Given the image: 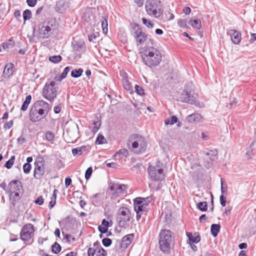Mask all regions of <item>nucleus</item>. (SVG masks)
Instances as JSON below:
<instances>
[{
    "mask_svg": "<svg viewBox=\"0 0 256 256\" xmlns=\"http://www.w3.org/2000/svg\"><path fill=\"white\" fill-rule=\"evenodd\" d=\"M86 46L83 42H76L73 46L74 51L76 56L74 59H78L80 58L81 54L84 53L86 50Z\"/></svg>",
    "mask_w": 256,
    "mask_h": 256,
    "instance_id": "obj_17",
    "label": "nucleus"
},
{
    "mask_svg": "<svg viewBox=\"0 0 256 256\" xmlns=\"http://www.w3.org/2000/svg\"><path fill=\"white\" fill-rule=\"evenodd\" d=\"M37 0H26V2L28 6L34 7L36 5Z\"/></svg>",
    "mask_w": 256,
    "mask_h": 256,
    "instance_id": "obj_57",
    "label": "nucleus"
},
{
    "mask_svg": "<svg viewBox=\"0 0 256 256\" xmlns=\"http://www.w3.org/2000/svg\"><path fill=\"white\" fill-rule=\"evenodd\" d=\"M127 186L125 184H120L116 183L110 182V188L112 191V198H116L122 194L126 193Z\"/></svg>",
    "mask_w": 256,
    "mask_h": 256,
    "instance_id": "obj_13",
    "label": "nucleus"
},
{
    "mask_svg": "<svg viewBox=\"0 0 256 256\" xmlns=\"http://www.w3.org/2000/svg\"><path fill=\"white\" fill-rule=\"evenodd\" d=\"M230 34L234 44H238L240 42L241 34L240 32L234 30H231L230 31Z\"/></svg>",
    "mask_w": 256,
    "mask_h": 256,
    "instance_id": "obj_19",
    "label": "nucleus"
},
{
    "mask_svg": "<svg viewBox=\"0 0 256 256\" xmlns=\"http://www.w3.org/2000/svg\"><path fill=\"white\" fill-rule=\"evenodd\" d=\"M135 90H136V92L140 95V96H142L143 94H144V90L143 89V88L138 85H136V86H135Z\"/></svg>",
    "mask_w": 256,
    "mask_h": 256,
    "instance_id": "obj_49",
    "label": "nucleus"
},
{
    "mask_svg": "<svg viewBox=\"0 0 256 256\" xmlns=\"http://www.w3.org/2000/svg\"><path fill=\"white\" fill-rule=\"evenodd\" d=\"M183 12L186 14H189L191 12V10L189 7H185L183 10Z\"/></svg>",
    "mask_w": 256,
    "mask_h": 256,
    "instance_id": "obj_62",
    "label": "nucleus"
},
{
    "mask_svg": "<svg viewBox=\"0 0 256 256\" xmlns=\"http://www.w3.org/2000/svg\"><path fill=\"white\" fill-rule=\"evenodd\" d=\"M100 244L99 242H96L94 244V246L96 248L98 249L96 252V256H106V251L102 247L99 248Z\"/></svg>",
    "mask_w": 256,
    "mask_h": 256,
    "instance_id": "obj_25",
    "label": "nucleus"
},
{
    "mask_svg": "<svg viewBox=\"0 0 256 256\" xmlns=\"http://www.w3.org/2000/svg\"><path fill=\"white\" fill-rule=\"evenodd\" d=\"M45 167L42 162H35V168L34 170V177L36 179L41 178L44 174Z\"/></svg>",
    "mask_w": 256,
    "mask_h": 256,
    "instance_id": "obj_16",
    "label": "nucleus"
},
{
    "mask_svg": "<svg viewBox=\"0 0 256 256\" xmlns=\"http://www.w3.org/2000/svg\"><path fill=\"white\" fill-rule=\"evenodd\" d=\"M178 24L180 26L184 28L186 26L187 20L185 19H180L178 20Z\"/></svg>",
    "mask_w": 256,
    "mask_h": 256,
    "instance_id": "obj_54",
    "label": "nucleus"
},
{
    "mask_svg": "<svg viewBox=\"0 0 256 256\" xmlns=\"http://www.w3.org/2000/svg\"><path fill=\"white\" fill-rule=\"evenodd\" d=\"M98 249L96 248H90L88 250V256H94V254L97 252Z\"/></svg>",
    "mask_w": 256,
    "mask_h": 256,
    "instance_id": "obj_52",
    "label": "nucleus"
},
{
    "mask_svg": "<svg viewBox=\"0 0 256 256\" xmlns=\"http://www.w3.org/2000/svg\"><path fill=\"white\" fill-rule=\"evenodd\" d=\"M173 238L172 233L168 230H162L160 234L159 247L164 253H168Z\"/></svg>",
    "mask_w": 256,
    "mask_h": 256,
    "instance_id": "obj_6",
    "label": "nucleus"
},
{
    "mask_svg": "<svg viewBox=\"0 0 256 256\" xmlns=\"http://www.w3.org/2000/svg\"><path fill=\"white\" fill-rule=\"evenodd\" d=\"M140 54L142 62L150 68L156 67L162 61L160 52L153 46L144 47L142 49Z\"/></svg>",
    "mask_w": 256,
    "mask_h": 256,
    "instance_id": "obj_1",
    "label": "nucleus"
},
{
    "mask_svg": "<svg viewBox=\"0 0 256 256\" xmlns=\"http://www.w3.org/2000/svg\"><path fill=\"white\" fill-rule=\"evenodd\" d=\"M83 72L82 68L76 69L72 71L71 76L72 77L74 78H78L81 76Z\"/></svg>",
    "mask_w": 256,
    "mask_h": 256,
    "instance_id": "obj_34",
    "label": "nucleus"
},
{
    "mask_svg": "<svg viewBox=\"0 0 256 256\" xmlns=\"http://www.w3.org/2000/svg\"><path fill=\"white\" fill-rule=\"evenodd\" d=\"M72 183V180L70 177H67L65 179V186L68 188Z\"/></svg>",
    "mask_w": 256,
    "mask_h": 256,
    "instance_id": "obj_59",
    "label": "nucleus"
},
{
    "mask_svg": "<svg viewBox=\"0 0 256 256\" xmlns=\"http://www.w3.org/2000/svg\"><path fill=\"white\" fill-rule=\"evenodd\" d=\"M92 172V167H89L86 170L85 173V178L86 180H88Z\"/></svg>",
    "mask_w": 256,
    "mask_h": 256,
    "instance_id": "obj_53",
    "label": "nucleus"
},
{
    "mask_svg": "<svg viewBox=\"0 0 256 256\" xmlns=\"http://www.w3.org/2000/svg\"><path fill=\"white\" fill-rule=\"evenodd\" d=\"M196 208L202 212H206L208 210V205L206 202H202L196 204Z\"/></svg>",
    "mask_w": 256,
    "mask_h": 256,
    "instance_id": "obj_32",
    "label": "nucleus"
},
{
    "mask_svg": "<svg viewBox=\"0 0 256 256\" xmlns=\"http://www.w3.org/2000/svg\"><path fill=\"white\" fill-rule=\"evenodd\" d=\"M14 64L12 63L7 64L4 70L3 74L5 78H9L13 74Z\"/></svg>",
    "mask_w": 256,
    "mask_h": 256,
    "instance_id": "obj_22",
    "label": "nucleus"
},
{
    "mask_svg": "<svg viewBox=\"0 0 256 256\" xmlns=\"http://www.w3.org/2000/svg\"><path fill=\"white\" fill-rule=\"evenodd\" d=\"M203 154L205 155L204 158L206 160L210 159V160H213L217 154V152L216 150H210L209 152H204Z\"/></svg>",
    "mask_w": 256,
    "mask_h": 256,
    "instance_id": "obj_26",
    "label": "nucleus"
},
{
    "mask_svg": "<svg viewBox=\"0 0 256 256\" xmlns=\"http://www.w3.org/2000/svg\"><path fill=\"white\" fill-rule=\"evenodd\" d=\"M102 243L104 246L108 247L111 245L112 241L110 238H104L102 240Z\"/></svg>",
    "mask_w": 256,
    "mask_h": 256,
    "instance_id": "obj_50",
    "label": "nucleus"
},
{
    "mask_svg": "<svg viewBox=\"0 0 256 256\" xmlns=\"http://www.w3.org/2000/svg\"><path fill=\"white\" fill-rule=\"evenodd\" d=\"M186 235L188 238L190 242L198 243L200 240V237L196 233H194V235L191 233L187 232Z\"/></svg>",
    "mask_w": 256,
    "mask_h": 256,
    "instance_id": "obj_24",
    "label": "nucleus"
},
{
    "mask_svg": "<svg viewBox=\"0 0 256 256\" xmlns=\"http://www.w3.org/2000/svg\"><path fill=\"white\" fill-rule=\"evenodd\" d=\"M134 210L136 211V220H138L141 218L142 214L144 213V212L142 211H138V210Z\"/></svg>",
    "mask_w": 256,
    "mask_h": 256,
    "instance_id": "obj_61",
    "label": "nucleus"
},
{
    "mask_svg": "<svg viewBox=\"0 0 256 256\" xmlns=\"http://www.w3.org/2000/svg\"><path fill=\"white\" fill-rule=\"evenodd\" d=\"M130 142H132V148L137 154L144 152L146 147V142L145 138L137 134H134L130 136Z\"/></svg>",
    "mask_w": 256,
    "mask_h": 256,
    "instance_id": "obj_9",
    "label": "nucleus"
},
{
    "mask_svg": "<svg viewBox=\"0 0 256 256\" xmlns=\"http://www.w3.org/2000/svg\"><path fill=\"white\" fill-rule=\"evenodd\" d=\"M203 119L202 116L199 114H190L186 118V120L189 122H202L203 121Z\"/></svg>",
    "mask_w": 256,
    "mask_h": 256,
    "instance_id": "obj_20",
    "label": "nucleus"
},
{
    "mask_svg": "<svg viewBox=\"0 0 256 256\" xmlns=\"http://www.w3.org/2000/svg\"><path fill=\"white\" fill-rule=\"evenodd\" d=\"M14 45V42L12 39H10L8 42H4L2 46L4 50L12 48Z\"/></svg>",
    "mask_w": 256,
    "mask_h": 256,
    "instance_id": "obj_39",
    "label": "nucleus"
},
{
    "mask_svg": "<svg viewBox=\"0 0 256 256\" xmlns=\"http://www.w3.org/2000/svg\"><path fill=\"white\" fill-rule=\"evenodd\" d=\"M132 218L130 210L128 208L121 207L118 209L116 220L120 227L125 228L128 226Z\"/></svg>",
    "mask_w": 256,
    "mask_h": 256,
    "instance_id": "obj_8",
    "label": "nucleus"
},
{
    "mask_svg": "<svg viewBox=\"0 0 256 256\" xmlns=\"http://www.w3.org/2000/svg\"><path fill=\"white\" fill-rule=\"evenodd\" d=\"M32 100V96L30 95H28L26 96L24 101V102L22 106L20 108V110L22 111H26L27 110L28 106L30 104Z\"/></svg>",
    "mask_w": 256,
    "mask_h": 256,
    "instance_id": "obj_28",
    "label": "nucleus"
},
{
    "mask_svg": "<svg viewBox=\"0 0 256 256\" xmlns=\"http://www.w3.org/2000/svg\"><path fill=\"white\" fill-rule=\"evenodd\" d=\"M32 16V12L29 10H25L23 12V18L25 21L30 20Z\"/></svg>",
    "mask_w": 256,
    "mask_h": 256,
    "instance_id": "obj_43",
    "label": "nucleus"
},
{
    "mask_svg": "<svg viewBox=\"0 0 256 256\" xmlns=\"http://www.w3.org/2000/svg\"><path fill=\"white\" fill-rule=\"evenodd\" d=\"M152 199L151 197L136 198L134 200V209L146 212L148 210L149 203Z\"/></svg>",
    "mask_w": 256,
    "mask_h": 256,
    "instance_id": "obj_11",
    "label": "nucleus"
},
{
    "mask_svg": "<svg viewBox=\"0 0 256 256\" xmlns=\"http://www.w3.org/2000/svg\"><path fill=\"white\" fill-rule=\"evenodd\" d=\"M191 26L192 27H195L198 30L200 29L202 27L201 22L200 20L196 19L193 20H190Z\"/></svg>",
    "mask_w": 256,
    "mask_h": 256,
    "instance_id": "obj_38",
    "label": "nucleus"
},
{
    "mask_svg": "<svg viewBox=\"0 0 256 256\" xmlns=\"http://www.w3.org/2000/svg\"><path fill=\"white\" fill-rule=\"evenodd\" d=\"M220 228V226L218 224H212L211 226L210 232L212 234L216 237L218 236Z\"/></svg>",
    "mask_w": 256,
    "mask_h": 256,
    "instance_id": "obj_27",
    "label": "nucleus"
},
{
    "mask_svg": "<svg viewBox=\"0 0 256 256\" xmlns=\"http://www.w3.org/2000/svg\"><path fill=\"white\" fill-rule=\"evenodd\" d=\"M232 210V207L230 206H228L224 212L223 213V216H227L230 214Z\"/></svg>",
    "mask_w": 256,
    "mask_h": 256,
    "instance_id": "obj_60",
    "label": "nucleus"
},
{
    "mask_svg": "<svg viewBox=\"0 0 256 256\" xmlns=\"http://www.w3.org/2000/svg\"><path fill=\"white\" fill-rule=\"evenodd\" d=\"M109 222L106 220L105 219H104L102 220V224L99 226L98 227V229L100 232L102 234H105L108 232Z\"/></svg>",
    "mask_w": 256,
    "mask_h": 256,
    "instance_id": "obj_23",
    "label": "nucleus"
},
{
    "mask_svg": "<svg viewBox=\"0 0 256 256\" xmlns=\"http://www.w3.org/2000/svg\"><path fill=\"white\" fill-rule=\"evenodd\" d=\"M15 160V156H12L4 164V166L8 169L10 168L14 164Z\"/></svg>",
    "mask_w": 256,
    "mask_h": 256,
    "instance_id": "obj_37",
    "label": "nucleus"
},
{
    "mask_svg": "<svg viewBox=\"0 0 256 256\" xmlns=\"http://www.w3.org/2000/svg\"><path fill=\"white\" fill-rule=\"evenodd\" d=\"M142 23L148 28H152L154 26V24L150 20H147L144 18H142Z\"/></svg>",
    "mask_w": 256,
    "mask_h": 256,
    "instance_id": "obj_42",
    "label": "nucleus"
},
{
    "mask_svg": "<svg viewBox=\"0 0 256 256\" xmlns=\"http://www.w3.org/2000/svg\"><path fill=\"white\" fill-rule=\"evenodd\" d=\"M31 168H32V166H31V164H30L26 163L23 166V170H24V172L25 174H28L30 172Z\"/></svg>",
    "mask_w": 256,
    "mask_h": 256,
    "instance_id": "obj_46",
    "label": "nucleus"
},
{
    "mask_svg": "<svg viewBox=\"0 0 256 256\" xmlns=\"http://www.w3.org/2000/svg\"><path fill=\"white\" fill-rule=\"evenodd\" d=\"M122 83H123L124 86L126 90H130V89L131 84L130 83L128 79H126L125 78V79L123 80Z\"/></svg>",
    "mask_w": 256,
    "mask_h": 256,
    "instance_id": "obj_48",
    "label": "nucleus"
},
{
    "mask_svg": "<svg viewBox=\"0 0 256 256\" xmlns=\"http://www.w3.org/2000/svg\"><path fill=\"white\" fill-rule=\"evenodd\" d=\"M253 143H252L248 149L246 151V155L247 156L248 158H251L253 156H254V154H253V152H252V146L253 145Z\"/></svg>",
    "mask_w": 256,
    "mask_h": 256,
    "instance_id": "obj_47",
    "label": "nucleus"
},
{
    "mask_svg": "<svg viewBox=\"0 0 256 256\" xmlns=\"http://www.w3.org/2000/svg\"><path fill=\"white\" fill-rule=\"evenodd\" d=\"M148 172L150 178L154 181H162L164 179V170L158 166H149Z\"/></svg>",
    "mask_w": 256,
    "mask_h": 256,
    "instance_id": "obj_12",
    "label": "nucleus"
},
{
    "mask_svg": "<svg viewBox=\"0 0 256 256\" xmlns=\"http://www.w3.org/2000/svg\"><path fill=\"white\" fill-rule=\"evenodd\" d=\"M251 38L250 39V42H253L254 41L256 40V34L251 33Z\"/></svg>",
    "mask_w": 256,
    "mask_h": 256,
    "instance_id": "obj_64",
    "label": "nucleus"
},
{
    "mask_svg": "<svg viewBox=\"0 0 256 256\" xmlns=\"http://www.w3.org/2000/svg\"><path fill=\"white\" fill-rule=\"evenodd\" d=\"M148 14L155 18H159L163 14V6L160 0H148L146 4Z\"/></svg>",
    "mask_w": 256,
    "mask_h": 256,
    "instance_id": "obj_5",
    "label": "nucleus"
},
{
    "mask_svg": "<svg viewBox=\"0 0 256 256\" xmlns=\"http://www.w3.org/2000/svg\"><path fill=\"white\" fill-rule=\"evenodd\" d=\"M22 190V182L18 180H13L8 184L7 192L9 194L10 199L14 202L21 198Z\"/></svg>",
    "mask_w": 256,
    "mask_h": 256,
    "instance_id": "obj_4",
    "label": "nucleus"
},
{
    "mask_svg": "<svg viewBox=\"0 0 256 256\" xmlns=\"http://www.w3.org/2000/svg\"><path fill=\"white\" fill-rule=\"evenodd\" d=\"M106 141L104 137L102 135H99L96 140V143L98 144H104Z\"/></svg>",
    "mask_w": 256,
    "mask_h": 256,
    "instance_id": "obj_45",
    "label": "nucleus"
},
{
    "mask_svg": "<svg viewBox=\"0 0 256 256\" xmlns=\"http://www.w3.org/2000/svg\"><path fill=\"white\" fill-rule=\"evenodd\" d=\"M102 198V194L100 193H98L94 194L92 198V202L94 204H98Z\"/></svg>",
    "mask_w": 256,
    "mask_h": 256,
    "instance_id": "obj_36",
    "label": "nucleus"
},
{
    "mask_svg": "<svg viewBox=\"0 0 256 256\" xmlns=\"http://www.w3.org/2000/svg\"><path fill=\"white\" fill-rule=\"evenodd\" d=\"M194 86L192 82H186L177 100L190 104H194L198 96V94L194 92Z\"/></svg>",
    "mask_w": 256,
    "mask_h": 256,
    "instance_id": "obj_3",
    "label": "nucleus"
},
{
    "mask_svg": "<svg viewBox=\"0 0 256 256\" xmlns=\"http://www.w3.org/2000/svg\"><path fill=\"white\" fill-rule=\"evenodd\" d=\"M50 108L48 102L44 100L36 101L31 108L30 118L32 122H38L47 116Z\"/></svg>",
    "mask_w": 256,
    "mask_h": 256,
    "instance_id": "obj_2",
    "label": "nucleus"
},
{
    "mask_svg": "<svg viewBox=\"0 0 256 256\" xmlns=\"http://www.w3.org/2000/svg\"><path fill=\"white\" fill-rule=\"evenodd\" d=\"M68 7L66 0H59L56 4V10L60 12H63Z\"/></svg>",
    "mask_w": 256,
    "mask_h": 256,
    "instance_id": "obj_21",
    "label": "nucleus"
},
{
    "mask_svg": "<svg viewBox=\"0 0 256 256\" xmlns=\"http://www.w3.org/2000/svg\"><path fill=\"white\" fill-rule=\"evenodd\" d=\"M46 140L50 142L51 143H53L54 138V134L52 132L48 131L46 133Z\"/></svg>",
    "mask_w": 256,
    "mask_h": 256,
    "instance_id": "obj_40",
    "label": "nucleus"
},
{
    "mask_svg": "<svg viewBox=\"0 0 256 256\" xmlns=\"http://www.w3.org/2000/svg\"><path fill=\"white\" fill-rule=\"evenodd\" d=\"M130 34L134 38L137 46L144 43L148 40V34L144 32L142 28L137 24H134L132 28Z\"/></svg>",
    "mask_w": 256,
    "mask_h": 256,
    "instance_id": "obj_10",
    "label": "nucleus"
},
{
    "mask_svg": "<svg viewBox=\"0 0 256 256\" xmlns=\"http://www.w3.org/2000/svg\"><path fill=\"white\" fill-rule=\"evenodd\" d=\"M34 226L32 224H25L22 227L20 234L21 240L25 242L30 241L34 236Z\"/></svg>",
    "mask_w": 256,
    "mask_h": 256,
    "instance_id": "obj_14",
    "label": "nucleus"
},
{
    "mask_svg": "<svg viewBox=\"0 0 256 256\" xmlns=\"http://www.w3.org/2000/svg\"><path fill=\"white\" fill-rule=\"evenodd\" d=\"M178 121V118L176 116H172L168 118L166 120L164 121V124L166 125L168 124H174L176 122Z\"/></svg>",
    "mask_w": 256,
    "mask_h": 256,
    "instance_id": "obj_33",
    "label": "nucleus"
},
{
    "mask_svg": "<svg viewBox=\"0 0 256 256\" xmlns=\"http://www.w3.org/2000/svg\"><path fill=\"white\" fill-rule=\"evenodd\" d=\"M108 21L106 18H104V20L102 21V30L104 32H108Z\"/></svg>",
    "mask_w": 256,
    "mask_h": 256,
    "instance_id": "obj_51",
    "label": "nucleus"
},
{
    "mask_svg": "<svg viewBox=\"0 0 256 256\" xmlns=\"http://www.w3.org/2000/svg\"><path fill=\"white\" fill-rule=\"evenodd\" d=\"M74 221V219L72 217L68 216L66 218L64 222L66 224H71Z\"/></svg>",
    "mask_w": 256,
    "mask_h": 256,
    "instance_id": "obj_63",
    "label": "nucleus"
},
{
    "mask_svg": "<svg viewBox=\"0 0 256 256\" xmlns=\"http://www.w3.org/2000/svg\"><path fill=\"white\" fill-rule=\"evenodd\" d=\"M60 250L61 246L57 242H55L54 244L52 246V251L55 254H58L59 253Z\"/></svg>",
    "mask_w": 256,
    "mask_h": 256,
    "instance_id": "obj_35",
    "label": "nucleus"
},
{
    "mask_svg": "<svg viewBox=\"0 0 256 256\" xmlns=\"http://www.w3.org/2000/svg\"><path fill=\"white\" fill-rule=\"evenodd\" d=\"M48 60L50 62L54 64H56L61 61L62 57L60 55L54 56H50Z\"/></svg>",
    "mask_w": 256,
    "mask_h": 256,
    "instance_id": "obj_41",
    "label": "nucleus"
},
{
    "mask_svg": "<svg viewBox=\"0 0 256 256\" xmlns=\"http://www.w3.org/2000/svg\"><path fill=\"white\" fill-rule=\"evenodd\" d=\"M86 146H83L80 147H78L72 150V154L74 156L76 155H81L82 152L86 151Z\"/></svg>",
    "mask_w": 256,
    "mask_h": 256,
    "instance_id": "obj_29",
    "label": "nucleus"
},
{
    "mask_svg": "<svg viewBox=\"0 0 256 256\" xmlns=\"http://www.w3.org/2000/svg\"><path fill=\"white\" fill-rule=\"evenodd\" d=\"M44 199L42 196H40L38 198L35 200V202L36 204L38 205H42L44 204Z\"/></svg>",
    "mask_w": 256,
    "mask_h": 256,
    "instance_id": "obj_58",
    "label": "nucleus"
},
{
    "mask_svg": "<svg viewBox=\"0 0 256 256\" xmlns=\"http://www.w3.org/2000/svg\"><path fill=\"white\" fill-rule=\"evenodd\" d=\"M94 128L92 129V132L96 133L98 132L101 126V122L100 120H97L93 123Z\"/></svg>",
    "mask_w": 256,
    "mask_h": 256,
    "instance_id": "obj_44",
    "label": "nucleus"
},
{
    "mask_svg": "<svg viewBox=\"0 0 256 256\" xmlns=\"http://www.w3.org/2000/svg\"><path fill=\"white\" fill-rule=\"evenodd\" d=\"M99 34L98 32L89 35L88 38L89 41L94 42V40H96Z\"/></svg>",
    "mask_w": 256,
    "mask_h": 256,
    "instance_id": "obj_55",
    "label": "nucleus"
},
{
    "mask_svg": "<svg viewBox=\"0 0 256 256\" xmlns=\"http://www.w3.org/2000/svg\"><path fill=\"white\" fill-rule=\"evenodd\" d=\"M58 88L55 82H47L42 90V96L50 102H53L56 97Z\"/></svg>",
    "mask_w": 256,
    "mask_h": 256,
    "instance_id": "obj_7",
    "label": "nucleus"
},
{
    "mask_svg": "<svg viewBox=\"0 0 256 256\" xmlns=\"http://www.w3.org/2000/svg\"><path fill=\"white\" fill-rule=\"evenodd\" d=\"M134 238V234H128L123 237L120 243V248H126L132 243Z\"/></svg>",
    "mask_w": 256,
    "mask_h": 256,
    "instance_id": "obj_18",
    "label": "nucleus"
},
{
    "mask_svg": "<svg viewBox=\"0 0 256 256\" xmlns=\"http://www.w3.org/2000/svg\"><path fill=\"white\" fill-rule=\"evenodd\" d=\"M220 203L222 206H225L226 204V198L224 196V194H221L220 197Z\"/></svg>",
    "mask_w": 256,
    "mask_h": 256,
    "instance_id": "obj_56",
    "label": "nucleus"
},
{
    "mask_svg": "<svg viewBox=\"0 0 256 256\" xmlns=\"http://www.w3.org/2000/svg\"><path fill=\"white\" fill-rule=\"evenodd\" d=\"M128 154V152L126 149H122L115 154L114 156L116 158H122L126 157Z\"/></svg>",
    "mask_w": 256,
    "mask_h": 256,
    "instance_id": "obj_30",
    "label": "nucleus"
},
{
    "mask_svg": "<svg viewBox=\"0 0 256 256\" xmlns=\"http://www.w3.org/2000/svg\"><path fill=\"white\" fill-rule=\"evenodd\" d=\"M70 68L68 66L66 67L64 69L63 72L61 74L60 76L59 77L58 76L55 77V80H58V81L62 80H63L66 76H67L68 72H70Z\"/></svg>",
    "mask_w": 256,
    "mask_h": 256,
    "instance_id": "obj_31",
    "label": "nucleus"
},
{
    "mask_svg": "<svg viewBox=\"0 0 256 256\" xmlns=\"http://www.w3.org/2000/svg\"><path fill=\"white\" fill-rule=\"evenodd\" d=\"M52 25L50 22H44L38 26V36L40 38H46L50 37L52 33Z\"/></svg>",
    "mask_w": 256,
    "mask_h": 256,
    "instance_id": "obj_15",
    "label": "nucleus"
}]
</instances>
